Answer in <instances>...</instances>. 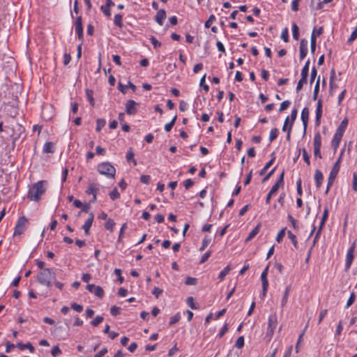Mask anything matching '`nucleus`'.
<instances>
[{
  "label": "nucleus",
  "mask_w": 357,
  "mask_h": 357,
  "mask_svg": "<svg viewBox=\"0 0 357 357\" xmlns=\"http://www.w3.org/2000/svg\"><path fill=\"white\" fill-rule=\"evenodd\" d=\"M231 271V267L229 265L227 266L219 274L218 278L220 280H223L225 278V276L229 273V272Z\"/></svg>",
  "instance_id": "obj_31"
},
{
  "label": "nucleus",
  "mask_w": 357,
  "mask_h": 357,
  "mask_svg": "<svg viewBox=\"0 0 357 357\" xmlns=\"http://www.w3.org/2000/svg\"><path fill=\"white\" fill-rule=\"evenodd\" d=\"M347 124H348V120L347 119H344V120H342L336 130V133H339V134L343 135V134L346 130V128L347 126Z\"/></svg>",
  "instance_id": "obj_23"
},
{
  "label": "nucleus",
  "mask_w": 357,
  "mask_h": 357,
  "mask_svg": "<svg viewBox=\"0 0 357 357\" xmlns=\"http://www.w3.org/2000/svg\"><path fill=\"white\" fill-rule=\"evenodd\" d=\"M291 104V102L289 100H284L280 104V107L279 109V112H283L284 110L287 109Z\"/></svg>",
  "instance_id": "obj_46"
},
{
  "label": "nucleus",
  "mask_w": 357,
  "mask_h": 357,
  "mask_svg": "<svg viewBox=\"0 0 357 357\" xmlns=\"http://www.w3.org/2000/svg\"><path fill=\"white\" fill-rule=\"evenodd\" d=\"M51 354L54 357H56L58 355H59L60 354H61V351L60 348L59 347V346L54 347L52 349Z\"/></svg>",
  "instance_id": "obj_54"
},
{
  "label": "nucleus",
  "mask_w": 357,
  "mask_h": 357,
  "mask_svg": "<svg viewBox=\"0 0 357 357\" xmlns=\"http://www.w3.org/2000/svg\"><path fill=\"white\" fill-rule=\"evenodd\" d=\"M281 38L284 42L287 43L289 41V31L287 28H284L281 33Z\"/></svg>",
  "instance_id": "obj_41"
},
{
  "label": "nucleus",
  "mask_w": 357,
  "mask_h": 357,
  "mask_svg": "<svg viewBox=\"0 0 357 357\" xmlns=\"http://www.w3.org/2000/svg\"><path fill=\"white\" fill-rule=\"evenodd\" d=\"M357 38V26L354 29V31L351 33L350 37L347 40L348 44H351L353 43Z\"/></svg>",
  "instance_id": "obj_44"
},
{
  "label": "nucleus",
  "mask_w": 357,
  "mask_h": 357,
  "mask_svg": "<svg viewBox=\"0 0 357 357\" xmlns=\"http://www.w3.org/2000/svg\"><path fill=\"white\" fill-rule=\"evenodd\" d=\"M292 35H293V38L295 39V40H298V36H299V28L298 26L296 25V24L294 23L293 25H292Z\"/></svg>",
  "instance_id": "obj_34"
},
{
  "label": "nucleus",
  "mask_w": 357,
  "mask_h": 357,
  "mask_svg": "<svg viewBox=\"0 0 357 357\" xmlns=\"http://www.w3.org/2000/svg\"><path fill=\"white\" fill-rule=\"evenodd\" d=\"M47 184L46 181H40L34 183L29 190L28 198L32 201H38L45 192Z\"/></svg>",
  "instance_id": "obj_1"
},
{
  "label": "nucleus",
  "mask_w": 357,
  "mask_h": 357,
  "mask_svg": "<svg viewBox=\"0 0 357 357\" xmlns=\"http://www.w3.org/2000/svg\"><path fill=\"white\" fill-rule=\"evenodd\" d=\"M86 289L100 298H102L104 296L105 292L102 288L100 286L89 284L86 286Z\"/></svg>",
  "instance_id": "obj_9"
},
{
  "label": "nucleus",
  "mask_w": 357,
  "mask_h": 357,
  "mask_svg": "<svg viewBox=\"0 0 357 357\" xmlns=\"http://www.w3.org/2000/svg\"><path fill=\"white\" fill-rule=\"evenodd\" d=\"M44 153H53L54 144L52 142H46L43 146Z\"/></svg>",
  "instance_id": "obj_30"
},
{
  "label": "nucleus",
  "mask_w": 357,
  "mask_h": 357,
  "mask_svg": "<svg viewBox=\"0 0 357 357\" xmlns=\"http://www.w3.org/2000/svg\"><path fill=\"white\" fill-rule=\"evenodd\" d=\"M181 319L179 313L176 314L174 316L170 318L169 325H174L177 323Z\"/></svg>",
  "instance_id": "obj_47"
},
{
  "label": "nucleus",
  "mask_w": 357,
  "mask_h": 357,
  "mask_svg": "<svg viewBox=\"0 0 357 357\" xmlns=\"http://www.w3.org/2000/svg\"><path fill=\"white\" fill-rule=\"evenodd\" d=\"M107 353V349L103 348L102 349L98 354H96L94 357H102Z\"/></svg>",
  "instance_id": "obj_64"
},
{
  "label": "nucleus",
  "mask_w": 357,
  "mask_h": 357,
  "mask_svg": "<svg viewBox=\"0 0 357 357\" xmlns=\"http://www.w3.org/2000/svg\"><path fill=\"white\" fill-rule=\"evenodd\" d=\"M303 158L304 161L307 163V165H310V156L305 150V149H302Z\"/></svg>",
  "instance_id": "obj_48"
},
{
  "label": "nucleus",
  "mask_w": 357,
  "mask_h": 357,
  "mask_svg": "<svg viewBox=\"0 0 357 357\" xmlns=\"http://www.w3.org/2000/svg\"><path fill=\"white\" fill-rule=\"evenodd\" d=\"M355 250V243L350 247L347 253V259H346V270H349L351 267L354 259V253Z\"/></svg>",
  "instance_id": "obj_11"
},
{
  "label": "nucleus",
  "mask_w": 357,
  "mask_h": 357,
  "mask_svg": "<svg viewBox=\"0 0 357 357\" xmlns=\"http://www.w3.org/2000/svg\"><path fill=\"white\" fill-rule=\"evenodd\" d=\"M150 40L154 48H157L161 46V43L159 42L154 36H151Z\"/></svg>",
  "instance_id": "obj_58"
},
{
  "label": "nucleus",
  "mask_w": 357,
  "mask_h": 357,
  "mask_svg": "<svg viewBox=\"0 0 357 357\" xmlns=\"http://www.w3.org/2000/svg\"><path fill=\"white\" fill-rule=\"evenodd\" d=\"M235 346L238 349H241L244 346V337L243 336H240L238 337V339L236 341Z\"/></svg>",
  "instance_id": "obj_40"
},
{
  "label": "nucleus",
  "mask_w": 357,
  "mask_h": 357,
  "mask_svg": "<svg viewBox=\"0 0 357 357\" xmlns=\"http://www.w3.org/2000/svg\"><path fill=\"white\" fill-rule=\"evenodd\" d=\"M27 223V219L24 216L20 217L16 223L14 236L22 234L24 231Z\"/></svg>",
  "instance_id": "obj_8"
},
{
  "label": "nucleus",
  "mask_w": 357,
  "mask_h": 357,
  "mask_svg": "<svg viewBox=\"0 0 357 357\" xmlns=\"http://www.w3.org/2000/svg\"><path fill=\"white\" fill-rule=\"evenodd\" d=\"M321 137L319 132H317L314 134V139H313V147L321 149Z\"/></svg>",
  "instance_id": "obj_22"
},
{
  "label": "nucleus",
  "mask_w": 357,
  "mask_h": 357,
  "mask_svg": "<svg viewBox=\"0 0 357 357\" xmlns=\"http://www.w3.org/2000/svg\"><path fill=\"white\" fill-rule=\"evenodd\" d=\"M301 0H294L291 3V10L294 12L298 10V3Z\"/></svg>",
  "instance_id": "obj_61"
},
{
  "label": "nucleus",
  "mask_w": 357,
  "mask_h": 357,
  "mask_svg": "<svg viewBox=\"0 0 357 357\" xmlns=\"http://www.w3.org/2000/svg\"><path fill=\"white\" fill-rule=\"evenodd\" d=\"M75 32L77 34L79 39L83 40V26L81 16L76 19Z\"/></svg>",
  "instance_id": "obj_13"
},
{
  "label": "nucleus",
  "mask_w": 357,
  "mask_h": 357,
  "mask_svg": "<svg viewBox=\"0 0 357 357\" xmlns=\"http://www.w3.org/2000/svg\"><path fill=\"white\" fill-rule=\"evenodd\" d=\"M55 278L54 273L50 268H44L37 275L38 281L47 287L52 286L51 280Z\"/></svg>",
  "instance_id": "obj_3"
},
{
  "label": "nucleus",
  "mask_w": 357,
  "mask_h": 357,
  "mask_svg": "<svg viewBox=\"0 0 357 357\" xmlns=\"http://www.w3.org/2000/svg\"><path fill=\"white\" fill-rule=\"evenodd\" d=\"M187 304L192 308V309H197L198 307L196 306L194 302V298L192 297H188L187 298Z\"/></svg>",
  "instance_id": "obj_52"
},
{
  "label": "nucleus",
  "mask_w": 357,
  "mask_h": 357,
  "mask_svg": "<svg viewBox=\"0 0 357 357\" xmlns=\"http://www.w3.org/2000/svg\"><path fill=\"white\" fill-rule=\"evenodd\" d=\"M285 228H283L282 229L280 232L277 235V237H276V241L278 242V243H280L281 241L282 240V238H284V235H285Z\"/></svg>",
  "instance_id": "obj_51"
},
{
  "label": "nucleus",
  "mask_w": 357,
  "mask_h": 357,
  "mask_svg": "<svg viewBox=\"0 0 357 357\" xmlns=\"http://www.w3.org/2000/svg\"><path fill=\"white\" fill-rule=\"evenodd\" d=\"M176 118H177V116H174V118L172 119V121L169 123L165 124V130L166 132H169L172 130V128H173V126L175 124V122L176 121Z\"/></svg>",
  "instance_id": "obj_32"
},
{
  "label": "nucleus",
  "mask_w": 357,
  "mask_h": 357,
  "mask_svg": "<svg viewBox=\"0 0 357 357\" xmlns=\"http://www.w3.org/2000/svg\"><path fill=\"white\" fill-rule=\"evenodd\" d=\"M197 279L191 277H188L185 280V284L187 285H195L196 284Z\"/></svg>",
  "instance_id": "obj_59"
},
{
  "label": "nucleus",
  "mask_w": 357,
  "mask_h": 357,
  "mask_svg": "<svg viewBox=\"0 0 357 357\" xmlns=\"http://www.w3.org/2000/svg\"><path fill=\"white\" fill-rule=\"evenodd\" d=\"M309 66H310V60H307L304 65L302 70H301V77L299 79L297 86H296V91L298 92L303 88L304 84L307 83L308 73H309Z\"/></svg>",
  "instance_id": "obj_6"
},
{
  "label": "nucleus",
  "mask_w": 357,
  "mask_h": 357,
  "mask_svg": "<svg viewBox=\"0 0 357 357\" xmlns=\"http://www.w3.org/2000/svg\"><path fill=\"white\" fill-rule=\"evenodd\" d=\"M71 307L75 310L76 312H81L83 310V306L77 304L76 303H73L71 304Z\"/></svg>",
  "instance_id": "obj_55"
},
{
  "label": "nucleus",
  "mask_w": 357,
  "mask_h": 357,
  "mask_svg": "<svg viewBox=\"0 0 357 357\" xmlns=\"http://www.w3.org/2000/svg\"><path fill=\"white\" fill-rule=\"evenodd\" d=\"M134 155H134L132 148H130L126 153V160L128 162L132 161L133 162L134 165H137V161L134 158Z\"/></svg>",
  "instance_id": "obj_26"
},
{
  "label": "nucleus",
  "mask_w": 357,
  "mask_h": 357,
  "mask_svg": "<svg viewBox=\"0 0 357 357\" xmlns=\"http://www.w3.org/2000/svg\"><path fill=\"white\" fill-rule=\"evenodd\" d=\"M93 218H94V215L93 213H91L89 214L88 219L86 220L85 223L82 227V229H84V231L86 235H88L89 234V229L92 225Z\"/></svg>",
  "instance_id": "obj_16"
},
{
  "label": "nucleus",
  "mask_w": 357,
  "mask_h": 357,
  "mask_svg": "<svg viewBox=\"0 0 357 357\" xmlns=\"http://www.w3.org/2000/svg\"><path fill=\"white\" fill-rule=\"evenodd\" d=\"M277 325L278 318L276 314H271L268 317V326L266 333V336L268 337L269 340L271 339Z\"/></svg>",
  "instance_id": "obj_7"
},
{
  "label": "nucleus",
  "mask_w": 357,
  "mask_h": 357,
  "mask_svg": "<svg viewBox=\"0 0 357 357\" xmlns=\"http://www.w3.org/2000/svg\"><path fill=\"white\" fill-rule=\"evenodd\" d=\"M328 207H326L324 208V213L322 215V219H321V224H320L321 228H322L323 226L324 225L326 220L328 219Z\"/></svg>",
  "instance_id": "obj_36"
},
{
  "label": "nucleus",
  "mask_w": 357,
  "mask_h": 357,
  "mask_svg": "<svg viewBox=\"0 0 357 357\" xmlns=\"http://www.w3.org/2000/svg\"><path fill=\"white\" fill-rule=\"evenodd\" d=\"M99 191V185L93 182L89 183V187L86 191L88 195H93V202L96 201L97 193Z\"/></svg>",
  "instance_id": "obj_10"
},
{
  "label": "nucleus",
  "mask_w": 357,
  "mask_h": 357,
  "mask_svg": "<svg viewBox=\"0 0 357 357\" xmlns=\"http://www.w3.org/2000/svg\"><path fill=\"white\" fill-rule=\"evenodd\" d=\"M115 225L116 223L112 219L108 218L105 223V228L110 231H113Z\"/></svg>",
  "instance_id": "obj_28"
},
{
  "label": "nucleus",
  "mask_w": 357,
  "mask_h": 357,
  "mask_svg": "<svg viewBox=\"0 0 357 357\" xmlns=\"http://www.w3.org/2000/svg\"><path fill=\"white\" fill-rule=\"evenodd\" d=\"M20 350H24L25 349H28L31 353L34 352V347L32 346V344L29 342L26 344H22V342H19L16 345Z\"/></svg>",
  "instance_id": "obj_24"
},
{
  "label": "nucleus",
  "mask_w": 357,
  "mask_h": 357,
  "mask_svg": "<svg viewBox=\"0 0 357 357\" xmlns=\"http://www.w3.org/2000/svg\"><path fill=\"white\" fill-rule=\"evenodd\" d=\"M355 299H356L355 294L354 292H352L347 301L346 307H350L354 303Z\"/></svg>",
  "instance_id": "obj_50"
},
{
  "label": "nucleus",
  "mask_w": 357,
  "mask_h": 357,
  "mask_svg": "<svg viewBox=\"0 0 357 357\" xmlns=\"http://www.w3.org/2000/svg\"><path fill=\"white\" fill-rule=\"evenodd\" d=\"M287 234H288V236L289 238H290V240L291 241L294 246L296 248H298V242L296 241V236L291 231H288L287 232Z\"/></svg>",
  "instance_id": "obj_38"
},
{
  "label": "nucleus",
  "mask_w": 357,
  "mask_h": 357,
  "mask_svg": "<svg viewBox=\"0 0 357 357\" xmlns=\"http://www.w3.org/2000/svg\"><path fill=\"white\" fill-rule=\"evenodd\" d=\"M290 291H291V286L289 285L285 289L284 294L283 298L281 301L282 307H284L286 305L287 301H288V296H289Z\"/></svg>",
  "instance_id": "obj_25"
},
{
  "label": "nucleus",
  "mask_w": 357,
  "mask_h": 357,
  "mask_svg": "<svg viewBox=\"0 0 357 357\" xmlns=\"http://www.w3.org/2000/svg\"><path fill=\"white\" fill-rule=\"evenodd\" d=\"M98 172L109 178H114L116 174V169L110 162H105L98 165Z\"/></svg>",
  "instance_id": "obj_4"
},
{
  "label": "nucleus",
  "mask_w": 357,
  "mask_h": 357,
  "mask_svg": "<svg viewBox=\"0 0 357 357\" xmlns=\"http://www.w3.org/2000/svg\"><path fill=\"white\" fill-rule=\"evenodd\" d=\"M106 123L105 120L102 119H98L96 121V131L100 132L101 129L105 126Z\"/></svg>",
  "instance_id": "obj_33"
},
{
  "label": "nucleus",
  "mask_w": 357,
  "mask_h": 357,
  "mask_svg": "<svg viewBox=\"0 0 357 357\" xmlns=\"http://www.w3.org/2000/svg\"><path fill=\"white\" fill-rule=\"evenodd\" d=\"M274 160H275V158H273L269 162H268L266 164L264 167L260 171V173H259L260 175H264L266 172V171L269 169V167L273 165Z\"/></svg>",
  "instance_id": "obj_37"
},
{
  "label": "nucleus",
  "mask_w": 357,
  "mask_h": 357,
  "mask_svg": "<svg viewBox=\"0 0 357 357\" xmlns=\"http://www.w3.org/2000/svg\"><path fill=\"white\" fill-rule=\"evenodd\" d=\"M109 197L112 200H115L120 197V194L116 188H114L110 193Z\"/></svg>",
  "instance_id": "obj_49"
},
{
  "label": "nucleus",
  "mask_w": 357,
  "mask_h": 357,
  "mask_svg": "<svg viewBox=\"0 0 357 357\" xmlns=\"http://www.w3.org/2000/svg\"><path fill=\"white\" fill-rule=\"evenodd\" d=\"M322 115V101L319 99L317 102V108H316V118H315V123L316 126H319L321 123V118Z\"/></svg>",
  "instance_id": "obj_14"
},
{
  "label": "nucleus",
  "mask_w": 357,
  "mask_h": 357,
  "mask_svg": "<svg viewBox=\"0 0 357 357\" xmlns=\"http://www.w3.org/2000/svg\"><path fill=\"white\" fill-rule=\"evenodd\" d=\"M137 103L132 100H129L126 104V112L129 115H134L137 113L136 108Z\"/></svg>",
  "instance_id": "obj_12"
},
{
  "label": "nucleus",
  "mask_w": 357,
  "mask_h": 357,
  "mask_svg": "<svg viewBox=\"0 0 357 357\" xmlns=\"http://www.w3.org/2000/svg\"><path fill=\"white\" fill-rule=\"evenodd\" d=\"M211 242V238L205 237L202 241V245L199 248L201 252L204 251Z\"/></svg>",
  "instance_id": "obj_43"
},
{
  "label": "nucleus",
  "mask_w": 357,
  "mask_h": 357,
  "mask_svg": "<svg viewBox=\"0 0 357 357\" xmlns=\"http://www.w3.org/2000/svg\"><path fill=\"white\" fill-rule=\"evenodd\" d=\"M319 91V77L318 78L314 86L312 99L315 100L317 98L318 93Z\"/></svg>",
  "instance_id": "obj_42"
},
{
  "label": "nucleus",
  "mask_w": 357,
  "mask_h": 357,
  "mask_svg": "<svg viewBox=\"0 0 357 357\" xmlns=\"http://www.w3.org/2000/svg\"><path fill=\"white\" fill-rule=\"evenodd\" d=\"M300 59L303 60L307 53V41L305 39H302L300 43Z\"/></svg>",
  "instance_id": "obj_15"
},
{
  "label": "nucleus",
  "mask_w": 357,
  "mask_h": 357,
  "mask_svg": "<svg viewBox=\"0 0 357 357\" xmlns=\"http://www.w3.org/2000/svg\"><path fill=\"white\" fill-rule=\"evenodd\" d=\"M314 180L316 182V186L317 188H319L324 181V176L321 172L319 169L315 171L314 174Z\"/></svg>",
  "instance_id": "obj_19"
},
{
  "label": "nucleus",
  "mask_w": 357,
  "mask_h": 357,
  "mask_svg": "<svg viewBox=\"0 0 357 357\" xmlns=\"http://www.w3.org/2000/svg\"><path fill=\"white\" fill-rule=\"evenodd\" d=\"M103 317L101 316H97L91 322V325L93 326H98L100 323L103 321Z\"/></svg>",
  "instance_id": "obj_45"
},
{
  "label": "nucleus",
  "mask_w": 357,
  "mask_h": 357,
  "mask_svg": "<svg viewBox=\"0 0 357 357\" xmlns=\"http://www.w3.org/2000/svg\"><path fill=\"white\" fill-rule=\"evenodd\" d=\"M215 20V17L213 15H211L208 19V20L205 22V27L209 28Z\"/></svg>",
  "instance_id": "obj_56"
},
{
  "label": "nucleus",
  "mask_w": 357,
  "mask_h": 357,
  "mask_svg": "<svg viewBox=\"0 0 357 357\" xmlns=\"http://www.w3.org/2000/svg\"><path fill=\"white\" fill-rule=\"evenodd\" d=\"M229 328H228V324H225L223 327L222 328V329L220 330L219 334H218V337L220 338L222 337L227 332Z\"/></svg>",
  "instance_id": "obj_57"
},
{
  "label": "nucleus",
  "mask_w": 357,
  "mask_h": 357,
  "mask_svg": "<svg viewBox=\"0 0 357 357\" xmlns=\"http://www.w3.org/2000/svg\"><path fill=\"white\" fill-rule=\"evenodd\" d=\"M340 161H341V157H340L338 158V160L335 162V165H333V167L330 172L329 177L328 179V184H327V188H326V194H327L328 192L329 191L331 186L333 185L334 180L336 178V176L340 171Z\"/></svg>",
  "instance_id": "obj_5"
},
{
  "label": "nucleus",
  "mask_w": 357,
  "mask_h": 357,
  "mask_svg": "<svg viewBox=\"0 0 357 357\" xmlns=\"http://www.w3.org/2000/svg\"><path fill=\"white\" fill-rule=\"evenodd\" d=\"M86 94L87 99L89 101L90 104L92 106H93L94 105V99H93V91L89 90V89H86Z\"/></svg>",
  "instance_id": "obj_39"
},
{
  "label": "nucleus",
  "mask_w": 357,
  "mask_h": 357,
  "mask_svg": "<svg viewBox=\"0 0 357 357\" xmlns=\"http://www.w3.org/2000/svg\"><path fill=\"white\" fill-rule=\"evenodd\" d=\"M268 266H267L264 271L262 272L261 275V280L262 284L268 285V282L267 279V275H268Z\"/></svg>",
  "instance_id": "obj_29"
},
{
  "label": "nucleus",
  "mask_w": 357,
  "mask_h": 357,
  "mask_svg": "<svg viewBox=\"0 0 357 357\" xmlns=\"http://www.w3.org/2000/svg\"><path fill=\"white\" fill-rule=\"evenodd\" d=\"M166 16H167L166 12H165V10L164 9L159 10L157 12L156 15L155 17V22L159 25H162L163 24V21L166 18Z\"/></svg>",
  "instance_id": "obj_17"
},
{
  "label": "nucleus",
  "mask_w": 357,
  "mask_h": 357,
  "mask_svg": "<svg viewBox=\"0 0 357 357\" xmlns=\"http://www.w3.org/2000/svg\"><path fill=\"white\" fill-rule=\"evenodd\" d=\"M123 16L121 14H116L114 15V23L116 26L119 28L123 27V22H122Z\"/></svg>",
  "instance_id": "obj_27"
},
{
  "label": "nucleus",
  "mask_w": 357,
  "mask_h": 357,
  "mask_svg": "<svg viewBox=\"0 0 357 357\" xmlns=\"http://www.w3.org/2000/svg\"><path fill=\"white\" fill-rule=\"evenodd\" d=\"M260 225L258 224L249 234V235L248 236V237L246 238L245 239V241L246 242H248L250 241H251L253 238H255L257 234L259 232V230H260Z\"/></svg>",
  "instance_id": "obj_21"
},
{
  "label": "nucleus",
  "mask_w": 357,
  "mask_h": 357,
  "mask_svg": "<svg viewBox=\"0 0 357 357\" xmlns=\"http://www.w3.org/2000/svg\"><path fill=\"white\" fill-rule=\"evenodd\" d=\"M301 120L305 130L309 120V109L307 107H304L301 112Z\"/></svg>",
  "instance_id": "obj_18"
},
{
  "label": "nucleus",
  "mask_w": 357,
  "mask_h": 357,
  "mask_svg": "<svg viewBox=\"0 0 357 357\" xmlns=\"http://www.w3.org/2000/svg\"><path fill=\"white\" fill-rule=\"evenodd\" d=\"M4 131L13 138V148L15 146V143L22 137L24 132V128L20 124L14 122L9 126H6Z\"/></svg>",
  "instance_id": "obj_2"
},
{
  "label": "nucleus",
  "mask_w": 357,
  "mask_h": 357,
  "mask_svg": "<svg viewBox=\"0 0 357 357\" xmlns=\"http://www.w3.org/2000/svg\"><path fill=\"white\" fill-rule=\"evenodd\" d=\"M162 293V290L159 289L158 287H155L153 291L152 294L156 297L158 298Z\"/></svg>",
  "instance_id": "obj_62"
},
{
  "label": "nucleus",
  "mask_w": 357,
  "mask_h": 357,
  "mask_svg": "<svg viewBox=\"0 0 357 357\" xmlns=\"http://www.w3.org/2000/svg\"><path fill=\"white\" fill-rule=\"evenodd\" d=\"M352 188L354 191H357V174H354L353 175V184Z\"/></svg>",
  "instance_id": "obj_63"
},
{
  "label": "nucleus",
  "mask_w": 357,
  "mask_h": 357,
  "mask_svg": "<svg viewBox=\"0 0 357 357\" xmlns=\"http://www.w3.org/2000/svg\"><path fill=\"white\" fill-rule=\"evenodd\" d=\"M100 10L102 11V13L107 17H109L111 15V12H110V8L109 7H107L105 6H102L100 7Z\"/></svg>",
  "instance_id": "obj_60"
},
{
  "label": "nucleus",
  "mask_w": 357,
  "mask_h": 357,
  "mask_svg": "<svg viewBox=\"0 0 357 357\" xmlns=\"http://www.w3.org/2000/svg\"><path fill=\"white\" fill-rule=\"evenodd\" d=\"M342 136V135L339 133H335L332 139V146L334 147L335 150H336L339 146Z\"/></svg>",
  "instance_id": "obj_20"
},
{
  "label": "nucleus",
  "mask_w": 357,
  "mask_h": 357,
  "mask_svg": "<svg viewBox=\"0 0 357 357\" xmlns=\"http://www.w3.org/2000/svg\"><path fill=\"white\" fill-rule=\"evenodd\" d=\"M278 133H279V131L277 128H273L270 132L269 141L271 142L274 141L278 137Z\"/></svg>",
  "instance_id": "obj_35"
},
{
  "label": "nucleus",
  "mask_w": 357,
  "mask_h": 357,
  "mask_svg": "<svg viewBox=\"0 0 357 357\" xmlns=\"http://www.w3.org/2000/svg\"><path fill=\"white\" fill-rule=\"evenodd\" d=\"M120 311H121V308L119 307H117V306H112L110 309V313L113 315V316H116L118 315L119 313H120Z\"/></svg>",
  "instance_id": "obj_53"
}]
</instances>
